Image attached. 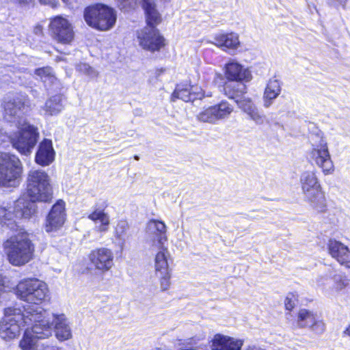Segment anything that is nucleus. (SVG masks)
Instances as JSON below:
<instances>
[{"instance_id": "obj_1", "label": "nucleus", "mask_w": 350, "mask_h": 350, "mask_svg": "<svg viewBox=\"0 0 350 350\" xmlns=\"http://www.w3.org/2000/svg\"><path fill=\"white\" fill-rule=\"evenodd\" d=\"M3 119L18 129L8 135L0 128V144L10 140L13 148L21 154L28 155L39 138L38 128L27 122L25 113L29 110V100L25 94L8 96L3 100Z\"/></svg>"}, {"instance_id": "obj_2", "label": "nucleus", "mask_w": 350, "mask_h": 350, "mask_svg": "<svg viewBox=\"0 0 350 350\" xmlns=\"http://www.w3.org/2000/svg\"><path fill=\"white\" fill-rule=\"evenodd\" d=\"M3 247L9 262L14 266H22L27 263L31 259L34 251V245L29 234L22 230L8 239Z\"/></svg>"}, {"instance_id": "obj_3", "label": "nucleus", "mask_w": 350, "mask_h": 350, "mask_svg": "<svg viewBox=\"0 0 350 350\" xmlns=\"http://www.w3.org/2000/svg\"><path fill=\"white\" fill-rule=\"evenodd\" d=\"M299 183L304 201L314 212L325 213L327 211L326 198L316 172H303L299 177Z\"/></svg>"}, {"instance_id": "obj_4", "label": "nucleus", "mask_w": 350, "mask_h": 350, "mask_svg": "<svg viewBox=\"0 0 350 350\" xmlns=\"http://www.w3.org/2000/svg\"><path fill=\"white\" fill-rule=\"evenodd\" d=\"M27 193L30 198L29 202L35 204L36 201L47 202L53 197L50 177L42 170L32 169L27 177Z\"/></svg>"}, {"instance_id": "obj_5", "label": "nucleus", "mask_w": 350, "mask_h": 350, "mask_svg": "<svg viewBox=\"0 0 350 350\" xmlns=\"http://www.w3.org/2000/svg\"><path fill=\"white\" fill-rule=\"evenodd\" d=\"M28 322L27 308H24L23 311L12 307L5 308L4 317L0 321V336L5 340L18 337L22 329L27 326Z\"/></svg>"}, {"instance_id": "obj_6", "label": "nucleus", "mask_w": 350, "mask_h": 350, "mask_svg": "<svg viewBox=\"0 0 350 350\" xmlns=\"http://www.w3.org/2000/svg\"><path fill=\"white\" fill-rule=\"evenodd\" d=\"M23 172V163L16 155L0 152V187H18L21 181Z\"/></svg>"}, {"instance_id": "obj_7", "label": "nucleus", "mask_w": 350, "mask_h": 350, "mask_svg": "<svg viewBox=\"0 0 350 350\" xmlns=\"http://www.w3.org/2000/svg\"><path fill=\"white\" fill-rule=\"evenodd\" d=\"M15 294L18 299L38 306L49 296V291L44 282L31 278L21 280L15 288Z\"/></svg>"}, {"instance_id": "obj_8", "label": "nucleus", "mask_w": 350, "mask_h": 350, "mask_svg": "<svg viewBox=\"0 0 350 350\" xmlns=\"http://www.w3.org/2000/svg\"><path fill=\"white\" fill-rule=\"evenodd\" d=\"M83 17L90 27L100 31L111 29L116 21V11L103 3H96L85 8Z\"/></svg>"}, {"instance_id": "obj_9", "label": "nucleus", "mask_w": 350, "mask_h": 350, "mask_svg": "<svg viewBox=\"0 0 350 350\" xmlns=\"http://www.w3.org/2000/svg\"><path fill=\"white\" fill-rule=\"evenodd\" d=\"M309 140L312 146L310 152V160L321 169L325 175L332 174L334 171V165L322 132L311 134Z\"/></svg>"}, {"instance_id": "obj_10", "label": "nucleus", "mask_w": 350, "mask_h": 350, "mask_svg": "<svg viewBox=\"0 0 350 350\" xmlns=\"http://www.w3.org/2000/svg\"><path fill=\"white\" fill-rule=\"evenodd\" d=\"M36 212V205L24 198H19L13 207L0 206V224L12 230L17 229L16 219L29 218Z\"/></svg>"}, {"instance_id": "obj_11", "label": "nucleus", "mask_w": 350, "mask_h": 350, "mask_svg": "<svg viewBox=\"0 0 350 350\" xmlns=\"http://www.w3.org/2000/svg\"><path fill=\"white\" fill-rule=\"evenodd\" d=\"M27 314L29 316L27 326L38 339H44L52 336L53 332V314L49 317L47 312L40 306H28Z\"/></svg>"}, {"instance_id": "obj_12", "label": "nucleus", "mask_w": 350, "mask_h": 350, "mask_svg": "<svg viewBox=\"0 0 350 350\" xmlns=\"http://www.w3.org/2000/svg\"><path fill=\"white\" fill-rule=\"evenodd\" d=\"M167 227L165 223L157 219H150L146 224L144 242L150 248H163L167 240Z\"/></svg>"}, {"instance_id": "obj_13", "label": "nucleus", "mask_w": 350, "mask_h": 350, "mask_svg": "<svg viewBox=\"0 0 350 350\" xmlns=\"http://www.w3.org/2000/svg\"><path fill=\"white\" fill-rule=\"evenodd\" d=\"M234 111V107L226 100L203 109L198 115L197 119L202 122L217 124L219 121L228 118Z\"/></svg>"}, {"instance_id": "obj_14", "label": "nucleus", "mask_w": 350, "mask_h": 350, "mask_svg": "<svg viewBox=\"0 0 350 350\" xmlns=\"http://www.w3.org/2000/svg\"><path fill=\"white\" fill-rule=\"evenodd\" d=\"M49 29L53 39L58 42L70 44L74 38L71 23L62 16H57L51 20Z\"/></svg>"}, {"instance_id": "obj_15", "label": "nucleus", "mask_w": 350, "mask_h": 350, "mask_svg": "<svg viewBox=\"0 0 350 350\" xmlns=\"http://www.w3.org/2000/svg\"><path fill=\"white\" fill-rule=\"evenodd\" d=\"M139 45L146 50L155 51L164 46V38L155 27H146L137 33Z\"/></svg>"}, {"instance_id": "obj_16", "label": "nucleus", "mask_w": 350, "mask_h": 350, "mask_svg": "<svg viewBox=\"0 0 350 350\" xmlns=\"http://www.w3.org/2000/svg\"><path fill=\"white\" fill-rule=\"evenodd\" d=\"M89 260L95 269L105 273L113 265V254L108 248L100 247L90 252Z\"/></svg>"}, {"instance_id": "obj_17", "label": "nucleus", "mask_w": 350, "mask_h": 350, "mask_svg": "<svg viewBox=\"0 0 350 350\" xmlns=\"http://www.w3.org/2000/svg\"><path fill=\"white\" fill-rule=\"evenodd\" d=\"M66 220L65 202L58 200L49 213L45 224L47 232L56 231L64 225Z\"/></svg>"}, {"instance_id": "obj_18", "label": "nucleus", "mask_w": 350, "mask_h": 350, "mask_svg": "<svg viewBox=\"0 0 350 350\" xmlns=\"http://www.w3.org/2000/svg\"><path fill=\"white\" fill-rule=\"evenodd\" d=\"M329 255L341 265L350 268V250L349 247L335 239H330L327 243Z\"/></svg>"}, {"instance_id": "obj_19", "label": "nucleus", "mask_w": 350, "mask_h": 350, "mask_svg": "<svg viewBox=\"0 0 350 350\" xmlns=\"http://www.w3.org/2000/svg\"><path fill=\"white\" fill-rule=\"evenodd\" d=\"M297 324L301 327H310L318 334H321L325 330V324L323 321L317 314L306 309L299 310Z\"/></svg>"}, {"instance_id": "obj_20", "label": "nucleus", "mask_w": 350, "mask_h": 350, "mask_svg": "<svg viewBox=\"0 0 350 350\" xmlns=\"http://www.w3.org/2000/svg\"><path fill=\"white\" fill-rule=\"evenodd\" d=\"M244 341L221 334H215L211 341L212 350H241Z\"/></svg>"}, {"instance_id": "obj_21", "label": "nucleus", "mask_w": 350, "mask_h": 350, "mask_svg": "<svg viewBox=\"0 0 350 350\" xmlns=\"http://www.w3.org/2000/svg\"><path fill=\"white\" fill-rule=\"evenodd\" d=\"M225 76L228 81L247 82L252 79L250 71L234 61H230L226 64Z\"/></svg>"}, {"instance_id": "obj_22", "label": "nucleus", "mask_w": 350, "mask_h": 350, "mask_svg": "<svg viewBox=\"0 0 350 350\" xmlns=\"http://www.w3.org/2000/svg\"><path fill=\"white\" fill-rule=\"evenodd\" d=\"M236 103L238 107L256 124L261 125L264 124L266 118L265 116L259 112L257 107L250 98L243 96L236 101Z\"/></svg>"}, {"instance_id": "obj_23", "label": "nucleus", "mask_w": 350, "mask_h": 350, "mask_svg": "<svg viewBox=\"0 0 350 350\" xmlns=\"http://www.w3.org/2000/svg\"><path fill=\"white\" fill-rule=\"evenodd\" d=\"M213 43L230 53L234 52L240 46L239 35L234 32L216 34Z\"/></svg>"}, {"instance_id": "obj_24", "label": "nucleus", "mask_w": 350, "mask_h": 350, "mask_svg": "<svg viewBox=\"0 0 350 350\" xmlns=\"http://www.w3.org/2000/svg\"><path fill=\"white\" fill-rule=\"evenodd\" d=\"M55 152L52 142L44 139L40 144L36 154V162L42 166L50 165L55 159Z\"/></svg>"}, {"instance_id": "obj_25", "label": "nucleus", "mask_w": 350, "mask_h": 350, "mask_svg": "<svg viewBox=\"0 0 350 350\" xmlns=\"http://www.w3.org/2000/svg\"><path fill=\"white\" fill-rule=\"evenodd\" d=\"M53 325L58 340L64 341L71 338V329L68 320L64 314H53Z\"/></svg>"}, {"instance_id": "obj_26", "label": "nucleus", "mask_w": 350, "mask_h": 350, "mask_svg": "<svg viewBox=\"0 0 350 350\" xmlns=\"http://www.w3.org/2000/svg\"><path fill=\"white\" fill-rule=\"evenodd\" d=\"M281 82L277 79L273 78L269 79L262 96L264 107L269 108L272 105L273 100L281 93Z\"/></svg>"}, {"instance_id": "obj_27", "label": "nucleus", "mask_w": 350, "mask_h": 350, "mask_svg": "<svg viewBox=\"0 0 350 350\" xmlns=\"http://www.w3.org/2000/svg\"><path fill=\"white\" fill-rule=\"evenodd\" d=\"M64 108V100L62 94H55L48 98L42 110L45 116H57L62 111Z\"/></svg>"}, {"instance_id": "obj_28", "label": "nucleus", "mask_w": 350, "mask_h": 350, "mask_svg": "<svg viewBox=\"0 0 350 350\" xmlns=\"http://www.w3.org/2000/svg\"><path fill=\"white\" fill-rule=\"evenodd\" d=\"M148 26L155 27L161 22V16L156 8L154 0H142Z\"/></svg>"}, {"instance_id": "obj_29", "label": "nucleus", "mask_w": 350, "mask_h": 350, "mask_svg": "<svg viewBox=\"0 0 350 350\" xmlns=\"http://www.w3.org/2000/svg\"><path fill=\"white\" fill-rule=\"evenodd\" d=\"M88 218L93 221L96 224V229L99 232H106L109 230L110 224L109 216L105 211L104 208H95L94 211L88 215Z\"/></svg>"}, {"instance_id": "obj_30", "label": "nucleus", "mask_w": 350, "mask_h": 350, "mask_svg": "<svg viewBox=\"0 0 350 350\" xmlns=\"http://www.w3.org/2000/svg\"><path fill=\"white\" fill-rule=\"evenodd\" d=\"M247 92V87L243 81H228L224 84V94L236 102Z\"/></svg>"}, {"instance_id": "obj_31", "label": "nucleus", "mask_w": 350, "mask_h": 350, "mask_svg": "<svg viewBox=\"0 0 350 350\" xmlns=\"http://www.w3.org/2000/svg\"><path fill=\"white\" fill-rule=\"evenodd\" d=\"M151 251H157V253L154 258V269L156 275L159 273L169 271V265L167 257L169 256V251L167 247L164 245L163 248H150Z\"/></svg>"}, {"instance_id": "obj_32", "label": "nucleus", "mask_w": 350, "mask_h": 350, "mask_svg": "<svg viewBox=\"0 0 350 350\" xmlns=\"http://www.w3.org/2000/svg\"><path fill=\"white\" fill-rule=\"evenodd\" d=\"M35 74L42 81L46 88L53 89V86H55V88H58L59 82L53 75L51 67L38 68L35 70Z\"/></svg>"}, {"instance_id": "obj_33", "label": "nucleus", "mask_w": 350, "mask_h": 350, "mask_svg": "<svg viewBox=\"0 0 350 350\" xmlns=\"http://www.w3.org/2000/svg\"><path fill=\"white\" fill-rule=\"evenodd\" d=\"M129 226L126 221L120 220L115 228V237L121 250H123L126 240L129 237Z\"/></svg>"}, {"instance_id": "obj_34", "label": "nucleus", "mask_w": 350, "mask_h": 350, "mask_svg": "<svg viewBox=\"0 0 350 350\" xmlns=\"http://www.w3.org/2000/svg\"><path fill=\"white\" fill-rule=\"evenodd\" d=\"M172 98H179L185 102L191 101V85L189 84L178 85L174 91Z\"/></svg>"}, {"instance_id": "obj_35", "label": "nucleus", "mask_w": 350, "mask_h": 350, "mask_svg": "<svg viewBox=\"0 0 350 350\" xmlns=\"http://www.w3.org/2000/svg\"><path fill=\"white\" fill-rule=\"evenodd\" d=\"M36 339L34 334L27 327L23 334V338L20 341V347L23 350H36Z\"/></svg>"}, {"instance_id": "obj_36", "label": "nucleus", "mask_w": 350, "mask_h": 350, "mask_svg": "<svg viewBox=\"0 0 350 350\" xmlns=\"http://www.w3.org/2000/svg\"><path fill=\"white\" fill-rule=\"evenodd\" d=\"M332 291L340 293L349 285V279L344 274H335L333 278Z\"/></svg>"}, {"instance_id": "obj_37", "label": "nucleus", "mask_w": 350, "mask_h": 350, "mask_svg": "<svg viewBox=\"0 0 350 350\" xmlns=\"http://www.w3.org/2000/svg\"><path fill=\"white\" fill-rule=\"evenodd\" d=\"M77 70L90 77L94 78L98 75V72L92 67L86 63H80L76 66Z\"/></svg>"}, {"instance_id": "obj_38", "label": "nucleus", "mask_w": 350, "mask_h": 350, "mask_svg": "<svg viewBox=\"0 0 350 350\" xmlns=\"http://www.w3.org/2000/svg\"><path fill=\"white\" fill-rule=\"evenodd\" d=\"M157 277L159 278L160 280V287L162 291H167L169 289L171 282H170V271H165L162 273H159L157 275Z\"/></svg>"}, {"instance_id": "obj_39", "label": "nucleus", "mask_w": 350, "mask_h": 350, "mask_svg": "<svg viewBox=\"0 0 350 350\" xmlns=\"http://www.w3.org/2000/svg\"><path fill=\"white\" fill-rule=\"evenodd\" d=\"M118 7L125 12L133 9L136 4L135 0H116Z\"/></svg>"}, {"instance_id": "obj_40", "label": "nucleus", "mask_w": 350, "mask_h": 350, "mask_svg": "<svg viewBox=\"0 0 350 350\" xmlns=\"http://www.w3.org/2000/svg\"><path fill=\"white\" fill-rule=\"evenodd\" d=\"M297 302V296L294 293H288L285 298L284 305L288 310H293Z\"/></svg>"}, {"instance_id": "obj_41", "label": "nucleus", "mask_w": 350, "mask_h": 350, "mask_svg": "<svg viewBox=\"0 0 350 350\" xmlns=\"http://www.w3.org/2000/svg\"><path fill=\"white\" fill-rule=\"evenodd\" d=\"M191 101L196 99H202L205 97V92L198 86H191Z\"/></svg>"}, {"instance_id": "obj_42", "label": "nucleus", "mask_w": 350, "mask_h": 350, "mask_svg": "<svg viewBox=\"0 0 350 350\" xmlns=\"http://www.w3.org/2000/svg\"><path fill=\"white\" fill-rule=\"evenodd\" d=\"M10 293L7 291L3 280L0 278V304L9 299Z\"/></svg>"}, {"instance_id": "obj_43", "label": "nucleus", "mask_w": 350, "mask_h": 350, "mask_svg": "<svg viewBox=\"0 0 350 350\" xmlns=\"http://www.w3.org/2000/svg\"><path fill=\"white\" fill-rule=\"evenodd\" d=\"M10 72H11L10 66L0 68V80H3L4 81H8L7 79H3V78L5 75H8L10 77H12V76L10 75Z\"/></svg>"}, {"instance_id": "obj_44", "label": "nucleus", "mask_w": 350, "mask_h": 350, "mask_svg": "<svg viewBox=\"0 0 350 350\" xmlns=\"http://www.w3.org/2000/svg\"><path fill=\"white\" fill-rule=\"evenodd\" d=\"M347 0H330V3L334 6H339L341 5L342 8L345 7V4L347 3Z\"/></svg>"}, {"instance_id": "obj_45", "label": "nucleus", "mask_w": 350, "mask_h": 350, "mask_svg": "<svg viewBox=\"0 0 350 350\" xmlns=\"http://www.w3.org/2000/svg\"><path fill=\"white\" fill-rule=\"evenodd\" d=\"M42 32V28L41 25H36L34 28V33L37 35L41 34Z\"/></svg>"}, {"instance_id": "obj_46", "label": "nucleus", "mask_w": 350, "mask_h": 350, "mask_svg": "<svg viewBox=\"0 0 350 350\" xmlns=\"http://www.w3.org/2000/svg\"><path fill=\"white\" fill-rule=\"evenodd\" d=\"M245 350H264L260 347L256 346H249L245 349Z\"/></svg>"}, {"instance_id": "obj_47", "label": "nucleus", "mask_w": 350, "mask_h": 350, "mask_svg": "<svg viewBox=\"0 0 350 350\" xmlns=\"http://www.w3.org/2000/svg\"><path fill=\"white\" fill-rule=\"evenodd\" d=\"M21 4H27L31 1V0H16Z\"/></svg>"}, {"instance_id": "obj_48", "label": "nucleus", "mask_w": 350, "mask_h": 350, "mask_svg": "<svg viewBox=\"0 0 350 350\" xmlns=\"http://www.w3.org/2000/svg\"><path fill=\"white\" fill-rule=\"evenodd\" d=\"M42 350H59L58 348L55 347H44Z\"/></svg>"}, {"instance_id": "obj_49", "label": "nucleus", "mask_w": 350, "mask_h": 350, "mask_svg": "<svg viewBox=\"0 0 350 350\" xmlns=\"http://www.w3.org/2000/svg\"><path fill=\"white\" fill-rule=\"evenodd\" d=\"M40 1L42 4H48L51 2V0H40Z\"/></svg>"}, {"instance_id": "obj_50", "label": "nucleus", "mask_w": 350, "mask_h": 350, "mask_svg": "<svg viewBox=\"0 0 350 350\" xmlns=\"http://www.w3.org/2000/svg\"><path fill=\"white\" fill-rule=\"evenodd\" d=\"M346 334L350 336V326L346 329Z\"/></svg>"}, {"instance_id": "obj_51", "label": "nucleus", "mask_w": 350, "mask_h": 350, "mask_svg": "<svg viewBox=\"0 0 350 350\" xmlns=\"http://www.w3.org/2000/svg\"><path fill=\"white\" fill-rule=\"evenodd\" d=\"M212 96L211 93V92H207L206 94L205 93V97H211Z\"/></svg>"}, {"instance_id": "obj_52", "label": "nucleus", "mask_w": 350, "mask_h": 350, "mask_svg": "<svg viewBox=\"0 0 350 350\" xmlns=\"http://www.w3.org/2000/svg\"><path fill=\"white\" fill-rule=\"evenodd\" d=\"M135 160H138V159H139V157H138V156H137V155H136V156H135Z\"/></svg>"}, {"instance_id": "obj_53", "label": "nucleus", "mask_w": 350, "mask_h": 350, "mask_svg": "<svg viewBox=\"0 0 350 350\" xmlns=\"http://www.w3.org/2000/svg\"><path fill=\"white\" fill-rule=\"evenodd\" d=\"M64 2L67 3L68 0H62Z\"/></svg>"}]
</instances>
